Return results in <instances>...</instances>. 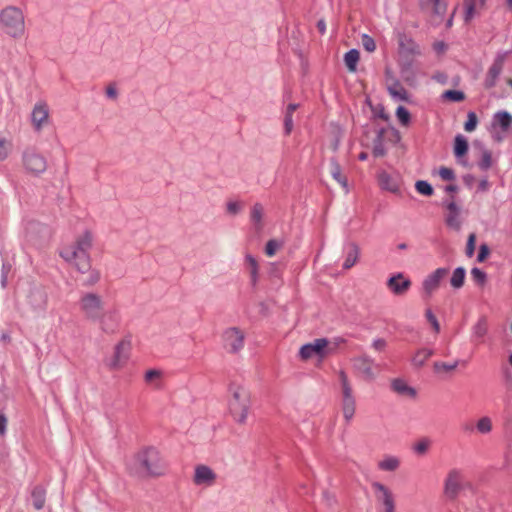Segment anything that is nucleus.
<instances>
[{"label":"nucleus","instance_id":"nucleus-18","mask_svg":"<svg viewBox=\"0 0 512 512\" xmlns=\"http://www.w3.org/2000/svg\"><path fill=\"white\" fill-rule=\"evenodd\" d=\"M462 475L457 469L448 472L444 482V493L449 498H454L461 488Z\"/></svg>","mask_w":512,"mask_h":512},{"label":"nucleus","instance_id":"nucleus-12","mask_svg":"<svg viewBox=\"0 0 512 512\" xmlns=\"http://www.w3.org/2000/svg\"><path fill=\"white\" fill-rule=\"evenodd\" d=\"M217 479V473L210 466L205 464H197L194 467L192 482L195 486L201 488H209L216 484Z\"/></svg>","mask_w":512,"mask_h":512},{"label":"nucleus","instance_id":"nucleus-25","mask_svg":"<svg viewBox=\"0 0 512 512\" xmlns=\"http://www.w3.org/2000/svg\"><path fill=\"white\" fill-rule=\"evenodd\" d=\"M360 256V248L356 243H350L347 247V253L343 262V268L351 269L358 261Z\"/></svg>","mask_w":512,"mask_h":512},{"label":"nucleus","instance_id":"nucleus-4","mask_svg":"<svg viewBox=\"0 0 512 512\" xmlns=\"http://www.w3.org/2000/svg\"><path fill=\"white\" fill-rule=\"evenodd\" d=\"M251 409L250 391L239 384L229 387L228 411L238 424H245Z\"/></svg>","mask_w":512,"mask_h":512},{"label":"nucleus","instance_id":"nucleus-33","mask_svg":"<svg viewBox=\"0 0 512 512\" xmlns=\"http://www.w3.org/2000/svg\"><path fill=\"white\" fill-rule=\"evenodd\" d=\"M475 429L479 434L486 435L493 430V422L489 416L480 417L475 424Z\"/></svg>","mask_w":512,"mask_h":512},{"label":"nucleus","instance_id":"nucleus-42","mask_svg":"<svg viewBox=\"0 0 512 512\" xmlns=\"http://www.w3.org/2000/svg\"><path fill=\"white\" fill-rule=\"evenodd\" d=\"M13 144L11 140L0 137V161L5 160L12 151Z\"/></svg>","mask_w":512,"mask_h":512},{"label":"nucleus","instance_id":"nucleus-10","mask_svg":"<svg viewBox=\"0 0 512 512\" xmlns=\"http://www.w3.org/2000/svg\"><path fill=\"white\" fill-rule=\"evenodd\" d=\"M353 367L358 371L364 380L374 381L380 370V365L367 354H362L352 359Z\"/></svg>","mask_w":512,"mask_h":512},{"label":"nucleus","instance_id":"nucleus-32","mask_svg":"<svg viewBox=\"0 0 512 512\" xmlns=\"http://www.w3.org/2000/svg\"><path fill=\"white\" fill-rule=\"evenodd\" d=\"M466 278V270L463 267H457L454 269L450 278V285L454 289H460L463 287Z\"/></svg>","mask_w":512,"mask_h":512},{"label":"nucleus","instance_id":"nucleus-26","mask_svg":"<svg viewBox=\"0 0 512 512\" xmlns=\"http://www.w3.org/2000/svg\"><path fill=\"white\" fill-rule=\"evenodd\" d=\"M163 372L159 369H149L144 374L146 384L154 389H160L162 386Z\"/></svg>","mask_w":512,"mask_h":512},{"label":"nucleus","instance_id":"nucleus-60","mask_svg":"<svg viewBox=\"0 0 512 512\" xmlns=\"http://www.w3.org/2000/svg\"><path fill=\"white\" fill-rule=\"evenodd\" d=\"M7 423V417L3 413H0V436L6 433Z\"/></svg>","mask_w":512,"mask_h":512},{"label":"nucleus","instance_id":"nucleus-5","mask_svg":"<svg viewBox=\"0 0 512 512\" xmlns=\"http://www.w3.org/2000/svg\"><path fill=\"white\" fill-rule=\"evenodd\" d=\"M0 24L6 34L20 38L25 32L23 12L15 6H7L0 13Z\"/></svg>","mask_w":512,"mask_h":512},{"label":"nucleus","instance_id":"nucleus-31","mask_svg":"<svg viewBox=\"0 0 512 512\" xmlns=\"http://www.w3.org/2000/svg\"><path fill=\"white\" fill-rule=\"evenodd\" d=\"M388 92L396 101H409V93L400 83L390 85L388 87Z\"/></svg>","mask_w":512,"mask_h":512},{"label":"nucleus","instance_id":"nucleus-27","mask_svg":"<svg viewBox=\"0 0 512 512\" xmlns=\"http://www.w3.org/2000/svg\"><path fill=\"white\" fill-rule=\"evenodd\" d=\"M400 459L396 456L386 455L378 462V468L385 472H394L400 467Z\"/></svg>","mask_w":512,"mask_h":512},{"label":"nucleus","instance_id":"nucleus-55","mask_svg":"<svg viewBox=\"0 0 512 512\" xmlns=\"http://www.w3.org/2000/svg\"><path fill=\"white\" fill-rule=\"evenodd\" d=\"M362 45L368 52H373L376 49L375 41L367 34L362 35Z\"/></svg>","mask_w":512,"mask_h":512},{"label":"nucleus","instance_id":"nucleus-61","mask_svg":"<svg viewBox=\"0 0 512 512\" xmlns=\"http://www.w3.org/2000/svg\"><path fill=\"white\" fill-rule=\"evenodd\" d=\"M489 254V249L486 245H481L477 259L479 262H482L486 259L487 255Z\"/></svg>","mask_w":512,"mask_h":512},{"label":"nucleus","instance_id":"nucleus-20","mask_svg":"<svg viewBox=\"0 0 512 512\" xmlns=\"http://www.w3.org/2000/svg\"><path fill=\"white\" fill-rule=\"evenodd\" d=\"M341 410L346 422H350L356 412V399L353 392L341 394Z\"/></svg>","mask_w":512,"mask_h":512},{"label":"nucleus","instance_id":"nucleus-7","mask_svg":"<svg viewBox=\"0 0 512 512\" xmlns=\"http://www.w3.org/2000/svg\"><path fill=\"white\" fill-rule=\"evenodd\" d=\"M22 165L27 174L35 177L42 175L48 166L45 156L31 148L23 151Z\"/></svg>","mask_w":512,"mask_h":512},{"label":"nucleus","instance_id":"nucleus-22","mask_svg":"<svg viewBox=\"0 0 512 512\" xmlns=\"http://www.w3.org/2000/svg\"><path fill=\"white\" fill-rule=\"evenodd\" d=\"M461 210L454 202H450L447 204V214L445 218L446 224L454 229L459 230L462 224L461 221Z\"/></svg>","mask_w":512,"mask_h":512},{"label":"nucleus","instance_id":"nucleus-50","mask_svg":"<svg viewBox=\"0 0 512 512\" xmlns=\"http://www.w3.org/2000/svg\"><path fill=\"white\" fill-rule=\"evenodd\" d=\"M396 116L399 120V122L402 124V125H408L409 122H410V113L409 111L403 107V106H399L396 110Z\"/></svg>","mask_w":512,"mask_h":512},{"label":"nucleus","instance_id":"nucleus-9","mask_svg":"<svg viewBox=\"0 0 512 512\" xmlns=\"http://www.w3.org/2000/svg\"><path fill=\"white\" fill-rule=\"evenodd\" d=\"M130 349L131 342L129 339H122L119 341L113 349V354L106 359V366L110 370H119L123 368L129 359Z\"/></svg>","mask_w":512,"mask_h":512},{"label":"nucleus","instance_id":"nucleus-35","mask_svg":"<svg viewBox=\"0 0 512 512\" xmlns=\"http://www.w3.org/2000/svg\"><path fill=\"white\" fill-rule=\"evenodd\" d=\"M297 107V104L291 103L286 108L284 116V131L286 135L290 134L293 130V113L296 111Z\"/></svg>","mask_w":512,"mask_h":512},{"label":"nucleus","instance_id":"nucleus-28","mask_svg":"<svg viewBox=\"0 0 512 512\" xmlns=\"http://www.w3.org/2000/svg\"><path fill=\"white\" fill-rule=\"evenodd\" d=\"M434 354V351L429 348L418 349L411 358V363L414 367L420 368L424 366L426 361Z\"/></svg>","mask_w":512,"mask_h":512},{"label":"nucleus","instance_id":"nucleus-40","mask_svg":"<svg viewBox=\"0 0 512 512\" xmlns=\"http://www.w3.org/2000/svg\"><path fill=\"white\" fill-rule=\"evenodd\" d=\"M487 333V321L485 318H480L473 326L472 336L476 339L483 338Z\"/></svg>","mask_w":512,"mask_h":512},{"label":"nucleus","instance_id":"nucleus-41","mask_svg":"<svg viewBox=\"0 0 512 512\" xmlns=\"http://www.w3.org/2000/svg\"><path fill=\"white\" fill-rule=\"evenodd\" d=\"M459 363H460L459 360H455L451 363L437 361V362H434L433 368L436 373H440L443 371L450 372V371L455 370L457 368V366L459 365Z\"/></svg>","mask_w":512,"mask_h":512},{"label":"nucleus","instance_id":"nucleus-37","mask_svg":"<svg viewBox=\"0 0 512 512\" xmlns=\"http://www.w3.org/2000/svg\"><path fill=\"white\" fill-rule=\"evenodd\" d=\"M264 216V208L261 204L256 203L251 209V221L257 229H261Z\"/></svg>","mask_w":512,"mask_h":512},{"label":"nucleus","instance_id":"nucleus-56","mask_svg":"<svg viewBox=\"0 0 512 512\" xmlns=\"http://www.w3.org/2000/svg\"><path fill=\"white\" fill-rule=\"evenodd\" d=\"M371 347L377 352H382L387 347V341L384 338H375L371 343Z\"/></svg>","mask_w":512,"mask_h":512},{"label":"nucleus","instance_id":"nucleus-39","mask_svg":"<svg viewBox=\"0 0 512 512\" xmlns=\"http://www.w3.org/2000/svg\"><path fill=\"white\" fill-rule=\"evenodd\" d=\"M383 133H384L383 129L377 131L376 137L373 142V154L376 157L385 155V148L383 145Z\"/></svg>","mask_w":512,"mask_h":512},{"label":"nucleus","instance_id":"nucleus-19","mask_svg":"<svg viewBox=\"0 0 512 512\" xmlns=\"http://www.w3.org/2000/svg\"><path fill=\"white\" fill-rule=\"evenodd\" d=\"M24 231L28 241L44 239L49 235L48 227L35 220L26 221Z\"/></svg>","mask_w":512,"mask_h":512},{"label":"nucleus","instance_id":"nucleus-47","mask_svg":"<svg viewBox=\"0 0 512 512\" xmlns=\"http://www.w3.org/2000/svg\"><path fill=\"white\" fill-rule=\"evenodd\" d=\"M443 98L453 102H459L464 100L465 95L463 92L458 90H447L443 93Z\"/></svg>","mask_w":512,"mask_h":512},{"label":"nucleus","instance_id":"nucleus-23","mask_svg":"<svg viewBox=\"0 0 512 512\" xmlns=\"http://www.w3.org/2000/svg\"><path fill=\"white\" fill-rule=\"evenodd\" d=\"M378 181L382 189L392 193L399 192V183L397 179L387 172H380L378 175Z\"/></svg>","mask_w":512,"mask_h":512},{"label":"nucleus","instance_id":"nucleus-29","mask_svg":"<svg viewBox=\"0 0 512 512\" xmlns=\"http://www.w3.org/2000/svg\"><path fill=\"white\" fill-rule=\"evenodd\" d=\"M330 174L334 180H336L346 192H348L347 178L342 174L341 166L334 159L330 162Z\"/></svg>","mask_w":512,"mask_h":512},{"label":"nucleus","instance_id":"nucleus-54","mask_svg":"<svg viewBox=\"0 0 512 512\" xmlns=\"http://www.w3.org/2000/svg\"><path fill=\"white\" fill-rule=\"evenodd\" d=\"M425 316H426V319L428 320V322L431 324L433 330L436 333H439V331H440V324H439L436 316L433 314V312L430 309H427L426 312H425Z\"/></svg>","mask_w":512,"mask_h":512},{"label":"nucleus","instance_id":"nucleus-6","mask_svg":"<svg viewBox=\"0 0 512 512\" xmlns=\"http://www.w3.org/2000/svg\"><path fill=\"white\" fill-rule=\"evenodd\" d=\"M336 350V344L326 338H318L310 343L301 346L299 356L302 360L317 358L322 361L325 357L333 354Z\"/></svg>","mask_w":512,"mask_h":512},{"label":"nucleus","instance_id":"nucleus-17","mask_svg":"<svg viewBox=\"0 0 512 512\" xmlns=\"http://www.w3.org/2000/svg\"><path fill=\"white\" fill-rule=\"evenodd\" d=\"M223 341L228 350L237 352L244 345V333L237 327L228 328L223 333Z\"/></svg>","mask_w":512,"mask_h":512},{"label":"nucleus","instance_id":"nucleus-44","mask_svg":"<svg viewBox=\"0 0 512 512\" xmlns=\"http://www.w3.org/2000/svg\"><path fill=\"white\" fill-rule=\"evenodd\" d=\"M471 277L479 286H484L487 280L486 273L477 267L472 268Z\"/></svg>","mask_w":512,"mask_h":512},{"label":"nucleus","instance_id":"nucleus-51","mask_svg":"<svg viewBox=\"0 0 512 512\" xmlns=\"http://www.w3.org/2000/svg\"><path fill=\"white\" fill-rule=\"evenodd\" d=\"M478 123L477 116L474 112H469L467 115V121L465 122L464 129L467 132H473L476 129Z\"/></svg>","mask_w":512,"mask_h":512},{"label":"nucleus","instance_id":"nucleus-45","mask_svg":"<svg viewBox=\"0 0 512 512\" xmlns=\"http://www.w3.org/2000/svg\"><path fill=\"white\" fill-rule=\"evenodd\" d=\"M415 188L418 193L425 195V196H431L433 194V187L424 180H419L415 183Z\"/></svg>","mask_w":512,"mask_h":512},{"label":"nucleus","instance_id":"nucleus-49","mask_svg":"<svg viewBox=\"0 0 512 512\" xmlns=\"http://www.w3.org/2000/svg\"><path fill=\"white\" fill-rule=\"evenodd\" d=\"M432 10L437 15H443L447 9L446 0H430Z\"/></svg>","mask_w":512,"mask_h":512},{"label":"nucleus","instance_id":"nucleus-11","mask_svg":"<svg viewBox=\"0 0 512 512\" xmlns=\"http://www.w3.org/2000/svg\"><path fill=\"white\" fill-rule=\"evenodd\" d=\"M512 124V116L506 111H499L494 114L490 126V133L492 138L501 142Z\"/></svg>","mask_w":512,"mask_h":512},{"label":"nucleus","instance_id":"nucleus-52","mask_svg":"<svg viewBox=\"0 0 512 512\" xmlns=\"http://www.w3.org/2000/svg\"><path fill=\"white\" fill-rule=\"evenodd\" d=\"M282 246V243L277 240H269L265 247V253L267 256L272 257L276 254L279 248Z\"/></svg>","mask_w":512,"mask_h":512},{"label":"nucleus","instance_id":"nucleus-62","mask_svg":"<svg viewBox=\"0 0 512 512\" xmlns=\"http://www.w3.org/2000/svg\"><path fill=\"white\" fill-rule=\"evenodd\" d=\"M340 139H341V135H340V132H337L335 134V137H334V140L332 141L331 143V149L333 151H336L339 147V143H340Z\"/></svg>","mask_w":512,"mask_h":512},{"label":"nucleus","instance_id":"nucleus-34","mask_svg":"<svg viewBox=\"0 0 512 512\" xmlns=\"http://www.w3.org/2000/svg\"><path fill=\"white\" fill-rule=\"evenodd\" d=\"M359 58H360V54H359V51L356 49H351L345 54L344 62H345L347 69L350 72L356 71Z\"/></svg>","mask_w":512,"mask_h":512},{"label":"nucleus","instance_id":"nucleus-36","mask_svg":"<svg viewBox=\"0 0 512 512\" xmlns=\"http://www.w3.org/2000/svg\"><path fill=\"white\" fill-rule=\"evenodd\" d=\"M468 151L467 139L459 134L455 137L454 141V154L457 158L464 156Z\"/></svg>","mask_w":512,"mask_h":512},{"label":"nucleus","instance_id":"nucleus-30","mask_svg":"<svg viewBox=\"0 0 512 512\" xmlns=\"http://www.w3.org/2000/svg\"><path fill=\"white\" fill-rule=\"evenodd\" d=\"M245 264L249 271L251 283L254 286V285H256V283L258 281V277H259L258 262L254 256H252L251 254H246L245 255Z\"/></svg>","mask_w":512,"mask_h":512},{"label":"nucleus","instance_id":"nucleus-57","mask_svg":"<svg viewBox=\"0 0 512 512\" xmlns=\"http://www.w3.org/2000/svg\"><path fill=\"white\" fill-rule=\"evenodd\" d=\"M439 176L445 181H451L455 178L453 170L447 167H441L439 169Z\"/></svg>","mask_w":512,"mask_h":512},{"label":"nucleus","instance_id":"nucleus-59","mask_svg":"<svg viewBox=\"0 0 512 512\" xmlns=\"http://www.w3.org/2000/svg\"><path fill=\"white\" fill-rule=\"evenodd\" d=\"M105 94L109 99L115 100L118 97V90L114 84H110L107 86Z\"/></svg>","mask_w":512,"mask_h":512},{"label":"nucleus","instance_id":"nucleus-24","mask_svg":"<svg viewBox=\"0 0 512 512\" xmlns=\"http://www.w3.org/2000/svg\"><path fill=\"white\" fill-rule=\"evenodd\" d=\"M391 388L394 392L401 396L414 398L416 396V390L409 386L403 379L397 378L391 382Z\"/></svg>","mask_w":512,"mask_h":512},{"label":"nucleus","instance_id":"nucleus-43","mask_svg":"<svg viewBox=\"0 0 512 512\" xmlns=\"http://www.w3.org/2000/svg\"><path fill=\"white\" fill-rule=\"evenodd\" d=\"M431 446V440L428 438H421L413 445V451L418 455H424Z\"/></svg>","mask_w":512,"mask_h":512},{"label":"nucleus","instance_id":"nucleus-53","mask_svg":"<svg viewBox=\"0 0 512 512\" xmlns=\"http://www.w3.org/2000/svg\"><path fill=\"white\" fill-rule=\"evenodd\" d=\"M226 210L228 214L235 216L241 212L242 204L239 201H229L226 204Z\"/></svg>","mask_w":512,"mask_h":512},{"label":"nucleus","instance_id":"nucleus-46","mask_svg":"<svg viewBox=\"0 0 512 512\" xmlns=\"http://www.w3.org/2000/svg\"><path fill=\"white\" fill-rule=\"evenodd\" d=\"M340 386H341V394L353 392L352 386L350 384L349 378L344 371H340L338 373Z\"/></svg>","mask_w":512,"mask_h":512},{"label":"nucleus","instance_id":"nucleus-38","mask_svg":"<svg viewBox=\"0 0 512 512\" xmlns=\"http://www.w3.org/2000/svg\"><path fill=\"white\" fill-rule=\"evenodd\" d=\"M32 502L35 509L40 510L45 504V491L41 487H35L32 491Z\"/></svg>","mask_w":512,"mask_h":512},{"label":"nucleus","instance_id":"nucleus-63","mask_svg":"<svg viewBox=\"0 0 512 512\" xmlns=\"http://www.w3.org/2000/svg\"><path fill=\"white\" fill-rule=\"evenodd\" d=\"M489 187H490L489 182L486 179L481 180L478 184V189L483 192L487 191L489 189Z\"/></svg>","mask_w":512,"mask_h":512},{"label":"nucleus","instance_id":"nucleus-15","mask_svg":"<svg viewBox=\"0 0 512 512\" xmlns=\"http://www.w3.org/2000/svg\"><path fill=\"white\" fill-rule=\"evenodd\" d=\"M411 285V280L401 272L393 274L387 279L386 282V286L389 291L396 296L405 295L410 289Z\"/></svg>","mask_w":512,"mask_h":512},{"label":"nucleus","instance_id":"nucleus-16","mask_svg":"<svg viewBox=\"0 0 512 512\" xmlns=\"http://www.w3.org/2000/svg\"><path fill=\"white\" fill-rule=\"evenodd\" d=\"M31 122L34 130L41 131L49 124V108L45 102H37L31 113Z\"/></svg>","mask_w":512,"mask_h":512},{"label":"nucleus","instance_id":"nucleus-8","mask_svg":"<svg viewBox=\"0 0 512 512\" xmlns=\"http://www.w3.org/2000/svg\"><path fill=\"white\" fill-rule=\"evenodd\" d=\"M449 274V268L439 267L426 275L421 282L422 295L425 298H430L440 288L443 280Z\"/></svg>","mask_w":512,"mask_h":512},{"label":"nucleus","instance_id":"nucleus-64","mask_svg":"<svg viewBox=\"0 0 512 512\" xmlns=\"http://www.w3.org/2000/svg\"><path fill=\"white\" fill-rule=\"evenodd\" d=\"M98 280H99V273L98 272H93L90 275L89 280H88L87 283L92 285V284H95Z\"/></svg>","mask_w":512,"mask_h":512},{"label":"nucleus","instance_id":"nucleus-1","mask_svg":"<svg viewBox=\"0 0 512 512\" xmlns=\"http://www.w3.org/2000/svg\"><path fill=\"white\" fill-rule=\"evenodd\" d=\"M78 306L85 319L96 324L103 333L114 334L118 331L120 311L115 307L106 309L101 295L94 292L82 293Z\"/></svg>","mask_w":512,"mask_h":512},{"label":"nucleus","instance_id":"nucleus-48","mask_svg":"<svg viewBox=\"0 0 512 512\" xmlns=\"http://www.w3.org/2000/svg\"><path fill=\"white\" fill-rule=\"evenodd\" d=\"M492 165V155L491 152L488 150H483L481 154V159L479 161V167L482 170H487Z\"/></svg>","mask_w":512,"mask_h":512},{"label":"nucleus","instance_id":"nucleus-14","mask_svg":"<svg viewBox=\"0 0 512 512\" xmlns=\"http://www.w3.org/2000/svg\"><path fill=\"white\" fill-rule=\"evenodd\" d=\"M509 52H499L494 58V61L487 71L485 76L484 85L487 89L494 87L497 83V79L501 74L505 60Z\"/></svg>","mask_w":512,"mask_h":512},{"label":"nucleus","instance_id":"nucleus-58","mask_svg":"<svg viewBox=\"0 0 512 512\" xmlns=\"http://www.w3.org/2000/svg\"><path fill=\"white\" fill-rule=\"evenodd\" d=\"M475 241H476V236L474 234H470L468 237L467 246H466V254L468 257H471L474 254Z\"/></svg>","mask_w":512,"mask_h":512},{"label":"nucleus","instance_id":"nucleus-2","mask_svg":"<svg viewBox=\"0 0 512 512\" xmlns=\"http://www.w3.org/2000/svg\"><path fill=\"white\" fill-rule=\"evenodd\" d=\"M128 468L134 474L146 477L164 475L165 462L157 448L149 446L140 449L128 463Z\"/></svg>","mask_w":512,"mask_h":512},{"label":"nucleus","instance_id":"nucleus-3","mask_svg":"<svg viewBox=\"0 0 512 512\" xmlns=\"http://www.w3.org/2000/svg\"><path fill=\"white\" fill-rule=\"evenodd\" d=\"M93 237L88 231H85L77 237L74 243L65 246L61 252V257L79 272L84 273L90 268L89 250L92 246Z\"/></svg>","mask_w":512,"mask_h":512},{"label":"nucleus","instance_id":"nucleus-21","mask_svg":"<svg viewBox=\"0 0 512 512\" xmlns=\"http://www.w3.org/2000/svg\"><path fill=\"white\" fill-rule=\"evenodd\" d=\"M486 0H464V21L470 22L484 9Z\"/></svg>","mask_w":512,"mask_h":512},{"label":"nucleus","instance_id":"nucleus-13","mask_svg":"<svg viewBox=\"0 0 512 512\" xmlns=\"http://www.w3.org/2000/svg\"><path fill=\"white\" fill-rule=\"evenodd\" d=\"M376 500L383 506L382 512H394L395 503L391 490L380 482L372 483Z\"/></svg>","mask_w":512,"mask_h":512}]
</instances>
